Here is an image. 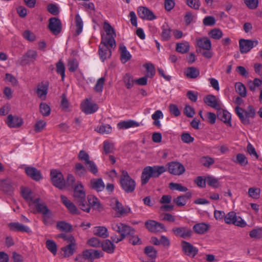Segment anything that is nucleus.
<instances>
[{
  "instance_id": "obj_39",
  "label": "nucleus",
  "mask_w": 262,
  "mask_h": 262,
  "mask_svg": "<svg viewBox=\"0 0 262 262\" xmlns=\"http://www.w3.org/2000/svg\"><path fill=\"white\" fill-rule=\"evenodd\" d=\"M184 73L187 78L194 79L199 76L200 71L195 67H191L187 68Z\"/></svg>"
},
{
  "instance_id": "obj_45",
  "label": "nucleus",
  "mask_w": 262,
  "mask_h": 262,
  "mask_svg": "<svg viewBox=\"0 0 262 262\" xmlns=\"http://www.w3.org/2000/svg\"><path fill=\"white\" fill-rule=\"evenodd\" d=\"M75 203L83 211L86 212H89L90 211V205L89 204V202H87L85 198L84 199L78 200L75 202Z\"/></svg>"
},
{
  "instance_id": "obj_24",
  "label": "nucleus",
  "mask_w": 262,
  "mask_h": 262,
  "mask_svg": "<svg viewBox=\"0 0 262 262\" xmlns=\"http://www.w3.org/2000/svg\"><path fill=\"white\" fill-rule=\"evenodd\" d=\"M8 226L10 229L13 231L24 232L26 233L31 232V230L30 228L18 222L10 223L9 224Z\"/></svg>"
},
{
  "instance_id": "obj_27",
  "label": "nucleus",
  "mask_w": 262,
  "mask_h": 262,
  "mask_svg": "<svg viewBox=\"0 0 262 262\" xmlns=\"http://www.w3.org/2000/svg\"><path fill=\"white\" fill-rule=\"evenodd\" d=\"M217 111V117L225 123L228 124L229 126H231V114L226 110H223L220 109Z\"/></svg>"
},
{
  "instance_id": "obj_25",
  "label": "nucleus",
  "mask_w": 262,
  "mask_h": 262,
  "mask_svg": "<svg viewBox=\"0 0 262 262\" xmlns=\"http://www.w3.org/2000/svg\"><path fill=\"white\" fill-rule=\"evenodd\" d=\"M25 172L29 177L35 181H38L42 179L40 171L35 167H26Z\"/></svg>"
},
{
  "instance_id": "obj_6",
  "label": "nucleus",
  "mask_w": 262,
  "mask_h": 262,
  "mask_svg": "<svg viewBox=\"0 0 262 262\" xmlns=\"http://www.w3.org/2000/svg\"><path fill=\"white\" fill-rule=\"evenodd\" d=\"M50 176L53 185L59 189L65 187L66 182L62 173L57 170H51Z\"/></svg>"
},
{
  "instance_id": "obj_59",
  "label": "nucleus",
  "mask_w": 262,
  "mask_h": 262,
  "mask_svg": "<svg viewBox=\"0 0 262 262\" xmlns=\"http://www.w3.org/2000/svg\"><path fill=\"white\" fill-rule=\"evenodd\" d=\"M206 180L207 184L211 187L216 188L220 186L219 180L212 176L206 177Z\"/></svg>"
},
{
  "instance_id": "obj_26",
  "label": "nucleus",
  "mask_w": 262,
  "mask_h": 262,
  "mask_svg": "<svg viewBox=\"0 0 262 262\" xmlns=\"http://www.w3.org/2000/svg\"><path fill=\"white\" fill-rule=\"evenodd\" d=\"M76 242L70 243L67 246L61 248L63 252L64 257H68L72 256L76 251Z\"/></svg>"
},
{
  "instance_id": "obj_18",
  "label": "nucleus",
  "mask_w": 262,
  "mask_h": 262,
  "mask_svg": "<svg viewBox=\"0 0 262 262\" xmlns=\"http://www.w3.org/2000/svg\"><path fill=\"white\" fill-rule=\"evenodd\" d=\"M60 199L62 204L66 207L69 211L72 214H79L80 211L76 205L69 200L68 198L63 195H60Z\"/></svg>"
},
{
  "instance_id": "obj_1",
  "label": "nucleus",
  "mask_w": 262,
  "mask_h": 262,
  "mask_svg": "<svg viewBox=\"0 0 262 262\" xmlns=\"http://www.w3.org/2000/svg\"><path fill=\"white\" fill-rule=\"evenodd\" d=\"M112 229L118 233L120 235L113 234L111 238L113 242L118 243L123 240L128 235H132L135 233V229L132 227L122 223H113L111 225Z\"/></svg>"
},
{
  "instance_id": "obj_13",
  "label": "nucleus",
  "mask_w": 262,
  "mask_h": 262,
  "mask_svg": "<svg viewBox=\"0 0 262 262\" xmlns=\"http://www.w3.org/2000/svg\"><path fill=\"white\" fill-rule=\"evenodd\" d=\"M257 44L258 41L257 40L241 39L239 41L240 52L242 53H247Z\"/></svg>"
},
{
  "instance_id": "obj_31",
  "label": "nucleus",
  "mask_w": 262,
  "mask_h": 262,
  "mask_svg": "<svg viewBox=\"0 0 262 262\" xmlns=\"http://www.w3.org/2000/svg\"><path fill=\"white\" fill-rule=\"evenodd\" d=\"M192 195L190 192H188L184 195H180L173 200V203H176L178 207H182L186 204L187 200L189 199Z\"/></svg>"
},
{
  "instance_id": "obj_17",
  "label": "nucleus",
  "mask_w": 262,
  "mask_h": 262,
  "mask_svg": "<svg viewBox=\"0 0 262 262\" xmlns=\"http://www.w3.org/2000/svg\"><path fill=\"white\" fill-rule=\"evenodd\" d=\"M138 14L143 19L152 20L156 18L154 13L146 7H139L138 9Z\"/></svg>"
},
{
  "instance_id": "obj_56",
  "label": "nucleus",
  "mask_w": 262,
  "mask_h": 262,
  "mask_svg": "<svg viewBox=\"0 0 262 262\" xmlns=\"http://www.w3.org/2000/svg\"><path fill=\"white\" fill-rule=\"evenodd\" d=\"M208 34L212 38L216 40L220 39L223 36L222 31L216 28L211 30Z\"/></svg>"
},
{
  "instance_id": "obj_16",
  "label": "nucleus",
  "mask_w": 262,
  "mask_h": 262,
  "mask_svg": "<svg viewBox=\"0 0 262 262\" xmlns=\"http://www.w3.org/2000/svg\"><path fill=\"white\" fill-rule=\"evenodd\" d=\"M73 197L75 202L84 199L86 196L84 187L80 182H78L73 187Z\"/></svg>"
},
{
  "instance_id": "obj_50",
  "label": "nucleus",
  "mask_w": 262,
  "mask_h": 262,
  "mask_svg": "<svg viewBox=\"0 0 262 262\" xmlns=\"http://www.w3.org/2000/svg\"><path fill=\"white\" fill-rule=\"evenodd\" d=\"M47 249L53 254L56 255L57 253V245L56 243L50 239H48L46 242Z\"/></svg>"
},
{
  "instance_id": "obj_44",
  "label": "nucleus",
  "mask_w": 262,
  "mask_h": 262,
  "mask_svg": "<svg viewBox=\"0 0 262 262\" xmlns=\"http://www.w3.org/2000/svg\"><path fill=\"white\" fill-rule=\"evenodd\" d=\"M144 253L149 257L151 260L150 262H154V260L157 257V250L151 246H146L144 249Z\"/></svg>"
},
{
  "instance_id": "obj_23",
  "label": "nucleus",
  "mask_w": 262,
  "mask_h": 262,
  "mask_svg": "<svg viewBox=\"0 0 262 262\" xmlns=\"http://www.w3.org/2000/svg\"><path fill=\"white\" fill-rule=\"evenodd\" d=\"M90 187L97 192L102 191L105 188V184L101 178H93L90 181Z\"/></svg>"
},
{
  "instance_id": "obj_4",
  "label": "nucleus",
  "mask_w": 262,
  "mask_h": 262,
  "mask_svg": "<svg viewBox=\"0 0 262 262\" xmlns=\"http://www.w3.org/2000/svg\"><path fill=\"white\" fill-rule=\"evenodd\" d=\"M101 256L102 254L100 251L94 249L85 250L81 254L77 255L75 260L79 262H93L95 259Z\"/></svg>"
},
{
  "instance_id": "obj_5",
  "label": "nucleus",
  "mask_w": 262,
  "mask_h": 262,
  "mask_svg": "<svg viewBox=\"0 0 262 262\" xmlns=\"http://www.w3.org/2000/svg\"><path fill=\"white\" fill-rule=\"evenodd\" d=\"M116 46V43L112 46L107 41L101 40L98 51L100 58L104 61L106 58H110L112 55V49H115Z\"/></svg>"
},
{
  "instance_id": "obj_20",
  "label": "nucleus",
  "mask_w": 262,
  "mask_h": 262,
  "mask_svg": "<svg viewBox=\"0 0 262 262\" xmlns=\"http://www.w3.org/2000/svg\"><path fill=\"white\" fill-rule=\"evenodd\" d=\"M99 108L98 105L95 103L91 102L88 99L81 104V110L86 114H91L96 112Z\"/></svg>"
},
{
  "instance_id": "obj_28",
  "label": "nucleus",
  "mask_w": 262,
  "mask_h": 262,
  "mask_svg": "<svg viewBox=\"0 0 262 262\" xmlns=\"http://www.w3.org/2000/svg\"><path fill=\"white\" fill-rule=\"evenodd\" d=\"M196 45L201 49L205 50H210L212 46L210 40L207 37L197 38Z\"/></svg>"
},
{
  "instance_id": "obj_49",
  "label": "nucleus",
  "mask_w": 262,
  "mask_h": 262,
  "mask_svg": "<svg viewBox=\"0 0 262 262\" xmlns=\"http://www.w3.org/2000/svg\"><path fill=\"white\" fill-rule=\"evenodd\" d=\"M236 91L242 97H245L247 95L245 86L241 82H237L235 85Z\"/></svg>"
},
{
  "instance_id": "obj_2",
  "label": "nucleus",
  "mask_w": 262,
  "mask_h": 262,
  "mask_svg": "<svg viewBox=\"0 0 262 262\" xmlns=\"http://www.w3.org/2000/svg\"><path fill=\"white\" fill-rule=\"evenodd\" d=\"M167 170L164 166H146L142 172L141 184L144 186L146 184L151 178H158L161 174Z\"/></svg>"
},
{
  "instance_id": "obj_38",
  "label": "nucleus",
  "mask_w": 262,
  "mask_h": 262,
  "mask_svg": "<svg viewBox=\"0 0 262 262\" xmlns=\"http://www.w3.org/2000/svg\"><path fill=\"white\" fill-rule=\"evenodd\" d=\"M21 193L23 198L29 204L33 202V197L32 196V192L30 189L26 187H21Z\"/></svg>"
},
{
  "instance_id": "obj_57",
  "label": "nucleus",
  "mask_w": 262,
  "mask_h": 262,
  "mask_svg": "<svg viewBox=\"0 0 262 262\" xmlns=\"http://www.w3.org/2000/svg\"><path fill=\"white\" fill-rule=\"evenodd\" d=\"M200 161L204 166L208 168L214 163V160L209 156H204L202 157Z\"/></svg>"
},
{
  "instance_id": "obj_43",
  "label": "nucleus",
  "mask_w": 262,
  "mask_h": 262,
  "mask_svg": "<svg viewBox=\"0 0 262 262\" xmlns=\"http://www.w3.org/2000/svg\"><path fill=\"white\" fill-rule=\"evenodd\" d=\"M74 172L79 177H84L87 172L85 167L80 163H77L75 165Z\"/></svg>"
},
{
  "instance_id": "obj_8",
  "label": "nucleus",
  "mask_w": 262,
  "mask_h": 262,
  "mask_svg": "<svg viewBox=\"0 0 262 262\" xmlns=\"http://www.w3.org/2000/svg\"><path fill=\"white\" fill-rule=\"evenodd\" d=\"M103 29L106 32L105 36H102L101 40L107 41L111 45L116 43L115 38L116 36L115 31L110 23L107 21L104 23Z\"/></svg>"
},
{
  "instance_id": "obj_53",
  "label": "nucleus",
  "mask_w": 262,
  "mask_h": 262,
  "mask_svg": "<svg viewBox=\"0 0 262 262\" xmlns=\"http://www.w3.org/2000/svg\"><path fill=\"white\" fill-rule=\"evenodd\" d=\"M87 166L88 170L95 176H97L98 173V169L96 164L91 160H90L85 164Z\"/></svg>"
},
{
  "instance_id": "obj_63",
  "label": "nucleus",
  "mask_w": 262,
  "mask_h": 262,
  "mask_svg": "<svg viewBox=\"0 0 262 262\" xmlns=\"http://www.w3.org/2000/svg\"><path fill=\"white\" fill-rule=\"evenodd\" d=\"M68 69L70 72H75L78 67V62L76 59H70L68 63Z\"/></svg>"
},
{
  "instance_id": "obj_33",
  "label": "nucleus",
  "mask_w": 262,
  "mask_h": 262,
  "mask_svg": "<svg viewBox=\"0 0 262 262\" xmlns=\"http://www.w3.org/2000/svg\"><path fill=\"white\" fill-rule=\"evenodd\" d=\"M235 111L243 124L245 125L249 124V117L246 115L244 110L237 106L235 107Z\"/></svg>"
},
{
  "instance_id": "obj_60",
  "label": "nucleus",
  "mask_w": 262,
  "mask_h": 262,
  "mask_svg": "<svg viewBox=\"0 0 262 262\" xmlns=\"http://www.w3.org/2000/svg\"><path fill=\"white\" fill-rule=\"evenodd\" d=\"M144 67L146 68L147 74L146 75L149 78H152L155 75V68L153 64L151 63H148L144 65Z\"/></svg>"
},
{
  "instance_id": "obj_54",
  "label": "nucleus",
  "mask_w": 262,
  "mask_h": 262,
  "mask_svg": "<svg viewBox=\"0 0 262 262\" xmlns=\"http://www.w3.org/2000/svg\"><path fill=\"white\" fill-rule=\"evenodd\" d=\"M105 80L104 77H101L97 80L94 88L96 92L101 93L102 92Z\"/></svg>"
},
{
  "instance_id": "obj_10",
  "label": "nucleus",
  "mask_w": 262,
  "mask_h": 262,
  "mask_svg": "<svg viewBox=\"0 0 262 262\" xmlns=\"http://www.w3.org/2000/svg\"><path fill=\"white\" fill-rule=\"evenodd\" d=\"M172 232L177 237L183 238H189L192 234L191 229L186 226L173 227Z\"/></svg>"
},
{
  "instance_id": "obj_62",
  "label": "nucleus",
  "mask_w": 262,
  "mask_h": 262,
  "mask_svg": "<svg viewBox=\"0 0 262 262\" xmlns=\"http://www.w3.org/2000/svg\"><path fill=\"white\" fill-rule=\"evenodd\" d=\"M169 188L171 190H176L181 192H186L188 190L187 187L179 183H170L169 184Z\"/></svg>"
},
{
  "instance_id": "obj_12",
  "label": "nucleus",
  "mask_w": 262,
  "mask_h": 262,
  "mask_svg": "<svg viewBox=\"0 0 262 262\" xmlns=\"http://www.w3.org/2000/svg\"><path fill=\"white\" fill-rule=\"evenodd\" d=\"M168 171L172 174L180 176L185 171L184 166L178 162H171L168 164Z\"/></svg>"
},
{
  "instance_id": "obj_11",
  "label": "nucleus",
  "mask_w": 262,
  "mask_h": 262,
  "mask_svg": "<svg viewBox=\"0 0 262 262\" xmlns=\"http://www.w3.org/2000/svg\"><path fill=\"white\" fill-rule=\"evenodd\" d=\"M48 28L55 35L59 34L62 30L60 20L57 17H51L49 20Z\"/></svg>"
},
{
  "instance_id": "obj_37",
  "label": "nucleus",
  "mask_w": 262,
  "mask_h": 262,
  "mask_svg": "<svg viewBox=\"0 0 262 262\" xmlns=\"http://www.w3.org/2000/svg\"><path fill=\"white\" fill-rule=\"evenodd\" d=\"M119 49L120 51V59L122 63H125L130 59L132 55L127 50L124 45H121L119 47Z\"/></svg>"
},
{
  "instance_id": "obj_22",
  "label": "nucleus",
  "mask_w": 262,
  "mask_h": 262,
  "mask_svg": "<svg viewBox=\"0 0 262 262\" xmlns=\"http://www.w3.org/2000/svg\"><path fill=\"white\" fill-rule=\"evenodd\" d=\"M204 102L208 106L219 110L221 106L216 97L213 95H208L204 98Z\"/></svg>"
},
{
  "instance_id": "obj_21",
  "label": "nucleus",
  "mask_w": 262,
  "mask_h": 262,
  "mask_svg": "<svg viewBox=\"0 0 262 262\" xmlns=\"http://www.w3.org/2000/svg\"><path fill=\"white\" fill-rule=\"evenodd\" d=\"M6 123L11 128H18L23 124V120L17 116L9 115L7 117Z\"/></svg>"
},
{
  "instance_id": "obj_40",
  "label": "nucleus",
  "mask_w": 262,
  "mask_h": 262,
  "mask_svg": "<svg viewBox=\"0 0 262 262\" xmlns=\"http://www.w3.org/2000/svg\"><path fill=\"white\" fill-rule=\"evenodd\" d=\"M101 247L103 250L108 253H113L115 248V245L109 239L105 240L101 244Z\"/></svg>"
},
{
  "instance_id": "obj_55",
  "label": "nucleus",
  "mask_w": 262,
  "mask_h": 262,
  "mask_svg": "<svg viewBox=\"0 0 262 262\" xmlns=\"http://www.w3.org/2000/svg\"><path fill=\"white\" fill-rule=\"evenodd\" d=\"M76 26V34H80L83 28V21L79 14L75 16Z\"/></svg>"
},
{
  "instance_id": "obj_47",
  "label": "nucleus",
  "mask_w": 262,
  "mask_h": 262,
  "mask_svg": "<svg viewBox=\"0 0 262 262\" xmlns=\"http://www.w3.org/2000/svg\"><path fill=\"white\" fill-rule=\"evenodd\" d=\"M87 199L88 202L90 205V208L91 207L95 209L99 208L100 206V203L96 197L92 195H89L87 197Z\"/></svg>"
},
{
  "instance_id": "obj_3",
  "label": "nucleus",
  "mask_w": 262,
  "mask_h": 262,
  "mask_svg": "<svg viewBox=\"0 0 262 262\" xmlns=\"http://www.w3.org/2000/svg\"><path fill=\"white\" fill-rule=\"evenodd\" d=\"M120 183L122 189L127 193L134 191L136 184L125 170H122L120 176Z\"/></svg>"
},
{
  "instance_id": "obj_14",
  "label": "nucleus",
  "mask_w": 262,
  "mask_h": 262,
  "mask_svg": "<svg viewBox=\"0 0 262 262\" xmlns=\"http://www.w3.org/2000/svg\"><path fill=\"white\" fill-rule=\"evenodd\" d=\"M111 206L116 212L117 216L120 217L130 212L129 208H124L123 205L117 199H113L111 201Z\"/></svg>"
},
{
  "instance_id": "obj_52",
  "label": "nucleus",
  "mask_w": 262,
  "mask_h": 262,
  "mask_svg": "<svg viewBox=\"0 0 262 262\" xmlns=\"http://www.w3.org/2000/svg\"><path fill=\"white\" fill-rule=\"evenodd\" d=\"M233 161L234 163L239 164L243 166H245L248 164L247 158L243 154H238L236 155V160Z\"/></svg>"
},
{
  "instance_id": "obj_35",
  "label": "nucleus",
  "mask_w": 262,
  "mask_h": 262,
  "mask_svg": "<svg viewBox=\"0 0 262 262\" xmlns=\"http://www.w3.org/2000/svg\"><path fill=\"white\" fill-rule=\"evenodd\" d=\"M1 186L4 191L9 192L14 190L15 184L11 180L6 179L1 181Z\"/></svg>"
},
{
  "instance_id": "obj_42",
  "label": "nucleus",
  "mask_w": 262,
  "mask_h": 262,
  "mask_svg": "<svg viewBox=\"0 0 262 262\" xmlns=\"http://www.w3.org/2000/svg\"><path fill=\"white\" fill-rule=\"evenodd\" d=\"M190 49L189 43L187 41L184 42L177 43L176 50L181 54L187 53Z\"/></svg>"
},
{
  "instance_id": "obj_7",
  "label": "nucleus",
  "mask_w": 262,
  "mask_h": 262,
  "mask_svg": "<svg viewBox=\"0 0 262 262\" xmlns=\"http://www.w3.org/2000/svg\"><path fill=\"white\" fill-rule=\"evenodd\" d=\"M225 222L227 224H233L240 227H244L246 223L234 211H231L225 216Z\"/></svg>"
},
{
  "instance_id": "obj_64",
  "label": "nucleus",
  "mask_w": 262,
  "mask_h": 262,
  "mask_svg": "<svg viewBox=\"0 0 262 262\" xmlns=\"http://www.w3.org/2000/svg\"><path fill=\"white\" fill-rule=\"evenodd\" d=\"M123 80L127 89H130L133 86L134 81L132 76L129 74H126L125 75Z\"/></svg>"
},
{
  "instance_id": "obj_36",
  "label": "nucleus",
  "mask_w": 262,
  "mask_h": 262,
  "mask_svg": "<svg viewBox=\"0 0 262 262\" xmlns=\"http://www.w3.org/2000/svg\"><path fill=\"white\" fill-rule=\"evenodd\" d=\"M210 225L204 223H198L193 227L194 231L199 234H203L206 232L209 228Z\"/></svg>"
},
{
  "instance_id": "obj_29",
  "label": "nucleus",
  "mask_w": 262,
  "mask_h": 262,
  "mask_svg": "<svg viewBox=\"0 0 262 262\" xmlns=\"http://www.w3.org/2000/svg\"><path fill=\"white\" fill-rule=\"evenodd\" d=\"M48 86L49 84L47 82H42L40 84H38L36 93L39 98L42 100H45L46 99L48 93Z\"/></svg>"
},
{
  "instance_id": "obj_61",
  "label": "nucleus",
  "mask_w": 262,
  "mask_h": 262,
  "mask_svg": "<svg viewBox=\"0 0 262 262\" xmlns=\"http://www.w3.org/2000/svg\"><path fill=\"white\" fill-rule=\"evenodd\" d=\"M95 130L102 134H108L111 133L112 131V127L110 125L108 124L102 125L99 127H97Z\"/></svg>"
},
{
  "instance_id": "obj_41",
  "label": "nucleus",
  "mask_w": 262,
  "mask_h": 262,
  "mask_svg": "<svg viewBox=\"0 0 262 262\" xmlns=\"http://www.w3.org/2000/svg\"><path fill=\"white\" fill-rule=\"evenodd\" d=\"M161 29V37L162 40L164 41L169 40L171 37L170 33L171 31L169 26L167 24H165L162 26Z\"/></svg>"
},
{
  "instance_id": "obj_15",
  "label": "nucleus",
  "mask_w": 262,
  "mask_h": 262,
  "mask_svg": "<svg viewBox=\"0 0 262 262\" xmlns=\"http://www.w3.org/2000/svg\"><path fill=\"white\" fill-rule=\"evenodd\" d=\"M37 57V53L33 50H28L19 59L20 64L25 66L34 62Z\"/></svg>"
},
{
  "instance_id": "obj_9",
  "label": "nucleus",
  "mask_w": 262,
  "mask_h": 262,
  "mask_svg": "<svg viewBox=\"0 0 262 262\" xmlns=\"http://www.w3.org/2000/svg\"><path fill=\"white\" fill-rule=\"evenodd\" d=\"M145 226L149 231L153 233L163 232L167 231L164 224L155 220H149L146 221Z\"/></svg>"
},
{
  "instance_id": "obj_46",
  "label": "nucleus",
  "mask_w": 262,
  "mask_h": 262,
  "mask_svg": "<svg viewBox=\"0 0 262 262\" xmlns=\"http://www.w3.org/2000/svg\"><path fill=\"white\" fill-rule=\"evenodd\" d=\"M57 229L62 231L66 232H70L72 230V226L71 224L63 221H60L57 223Z\"/></svg>"
},
{
  "instance_id": "obj_19",
  "label": "nucleus",
  "mask_w": 262,
  "mask_h": 262,
  "mask_svg": "<svg viewBox=\"0 0 262 262\" xmlns=\"http://www.w3.org/2000/svg\"><path fill=\"white\" fill-rule=\"evenodd\" d=\"M182 248L184 253L190 257H194L198 253V249L186 241L182 242Z\"/></svg>"
},
{
  "instance_id": "obj_32",
  "label": "nucleus",
  "mask_w": 262,
  "mask_h": 262,
  "mask_svg": "<svg viewBox=\"0 0 262 262\" xmlns=\"http://www.w3.org/2000/svg\"><path fill=\"white\" fill-rule=\"evenodd\" d=\"M39 198H37L35 199L33 202V204L35 205L37 211L42 215L50 214L51 211L48 209L47 206L45 204L39 203Z\"/></svg>"
},
{
  "instance_id": "obj_34",
  "label": "nucleus",
  "mask_w": 262,
  "mask_h": 262,
  "mask_svg": "<svg viewBox=\"0 0 262 262\" xmlns=\"http://www.w3.org/2000/svg\"><path fill=\"white\" fill-rule=\"evenodd\" d=\"M94 235L99 237L105 238L109 235L107 229L104 226H96L93 230Z\"/></svg>"
},
{
  "instance_id": "obj_30",
  "label": "nucleus",
  "mask_w": 262,
  "mask_h": 262,
  "mask_svg": "<svg viewBox=\"0 0 262 262\" xmlns=\"http://www.w3.org/2000/svg\"><path fill=\"white\" fill-rule=\"evenodd\" d=\"M140 123L133 120L123 121L117 124V127L119 129H126L130 127H138Z\"/></svg>"
},
{
  "instance_id": "obj_48",
  "label": "nucleus",
  "mask_w": 262,
  "mask_h": 262,
  "mask_svg": "<svg viewBox=\"0 0 262 262\" xmlns=\"http://www.w3.org/2000/svg\"><path fill=\"white\" fill-rule=\"evenodd\" d=\"M56 72L61 76V79L63 81L65 77V66L61 60H59L56 64Z\"/></svg>"
},
{
  "instance_id": "obj_51",
  "label": "nucleus",
  "mask_w": 262,
  "mask_h": 262,
  "mask_svg": "<svg viewBox=\"0 0 262 262\" xmlns=\"http://www.w3.org/2000/svg\"><path fill=\"white\" fill-rule=\"evenodd\" d=\"M262 84V80L258 78H255L253 81H250L248 83L249 89L254 91Z\"/></svg>"
},
{
  "instance_id": "obj_58",
  "label": "nucleus",
  "mask_w": 262,
  "mask_h": 262,
  "mask_svg": "<svg viewBox=\"0 0 262 262\" xmlns=\"http://www.w3.org/2000/svg\"><path fill=\"white\" fill-rule=\"evenodd\" d=\"M40 113L43 116H48L50 114L51 108L46 103L41 102L39 105Z\"/></svg>"
}]
</instances>
